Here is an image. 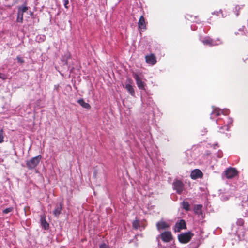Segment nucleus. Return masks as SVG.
<instances>
[{"instance_id": "ddd939ff", "label": "nucleus", "mask_w": 248, "mask_h": 248, "mask_svg": "<svg viewBox=\"0 0 248 248\" xmlns=\"http://www.w3.org/2000/svg\"><path fill=\"white\" fill-rule=\"evenodd\" d=\"M41 224L43 228L46 230H48L49 227V224L47 222L46 219V216L45 215H42L41 216Z\"/></svg>"}, {"instance_id": "a878e982", "label": "nucleus", "mask_w": 248, "mask_h": 248, "mask_svg": "<svg viewBox=\"0 0 248 248\" xmlns=\"http://www.w3.org/2000/svg\"><path fill=\"white\" fill-rule=\"evenodd\" d=\"M133 227L137 229L140 227V223L138 220H135L133 221Z\"/></svg>"}, {"instance_id": "c756f323", "label": "nucleus", "mask_w": 248, "mask_h": 248, "mask_svg": "<svg viewBox=\"0 0 248 248\" xmlns=\"http://www.w3.org/2000/svg\"><path fill=\"white\" fill-rule=\"evenodd\" d=\"M100 248H110L106 244H101L100 246Z\"/></svg>"}, {"instance_id": "6ab92c4d", "label": "nucleus", "mask_w": 248, "mask_h": 248, "mask_svg": "<svg viewBox=\"0 0 248 248\" xmlns=\"http://www.w3.org/2000/svg\"><path fill=\"white\" fill-rule=\"evenodd\" d=\"M17 22L22 23L23 21V15L20 12L18 11L17 17L16 19Z\"/></svg>"}, {"instance_id": "39448f33", "label": "nucleus", "mask_w": 248, "mask_h": 248, "mask_svg": "<svg viewBox=\"0 0 248 248\" xmlns=\"http://www.w3.org/2000/svg\"><path fill=\"white\" fill-rule=\"evenodd\" d=\"M186 229V224L185 220L181 219L179 222L176 223L175 225L174 231L175 232H180L183 229Z\"/></svg>"}, {"instance_id": "1a4fd4ad", "label": "nucleus", "mask_w": 248, "mask_h": 248, "mask_svg": "<svg viewBox=\"0 0 248 248\" xmlns=\"http://www.w3.org/2000/svg\"><path fill=\"white\" fill-rule=\"evenodd\" d=\"M146 62L151 65L155 64L156 62V59L155 55L153 54H151L149 55H146L145 56Z\"/></svg>"}, {"instance_id": "bb28decb", "label": "nucleus", "mask_w": 248, "mask_h": 248, "mask_svg": "<svg viewBox=\"0 0 248 248\" xmlns=\"http://www.w3.org/2000/svg\"><path fill=\"white\" fill-rule=\"evenodd\" d=\"M236 224L239 226H243L244 224V220L242 218H239L236 221Z\"/></svg>"}, {"instance_id": "f03ea898", "label": "nucleus", "mask_w": 248, "mask_h": 248, "mask_svg": "<svg viewBox=\"0 0 248 248\" xmlns=\"http://www.w3.org/2000/svg\"><path fill=\"white\" fill-rule=\"evenodd\" d=\"M41 158V155H38L28 161L26 163L27 168L30 170L35 168L39 163Z\"/></svg>"}, {"instance_id": "6e6552de", "label": "nucleus", "mask_w": 248, "mask_h": 248, "mask_svg": "<svg viewBox=\"0 0 248 248\" xmlns=\"http://www.w3.org/2000/svg\"><path fill=\"white\" fill-rule=\"evenodd\" d=\"M190 177L193 180L202 178L203 177V173L199 169H195L191 171Z\"/></svg>"}, {"instance_id": "a211bd4d", "label": "nucleus", "mask_w": 248, "mask_h": 248, "mask_svg": "<svg viewBox=\"0 0 248 248\" xmlns=\"http://www.w3.org/2000/svg\"><path fill=\"white\" fill-rule=\"evenodd\" d=\"M182 205L183 207V208L186 211H190V205L188 202L184 201L182 202Z\"/></svg>"}, {"instance_id": "f8f14e48", "label": "nucleus", "mask_w": 248, "mask_h": 248, "mask_svg": "<svg viewBox=\"0 0 248 248\" xmlns=\"http://www.w3.org/2000/svg\"><path fill=\"white\" fill-rule=\"evenodd\" d=\"M138 24L139 28L140 29V30H145L146 29V24L143 16L142 15L140 16Z\"/></svg>"}, {"instance_id": "f257e3e1", "label": "nucleus", "mask_w": 248, "mask_h": 248, "mask_svg": "<svg viewBox=\"0 0 248 248\" xmlns=\"http://www.w3.org/2000/svg\"><path fill=\"white\" fill-rule=\"evenodd\" d=\"M194 234L193 233L191 232H188L179 234L178 235V239L180 243L186 244L191 240Z\"/></svg>"}, {"instance_id": "9d476101", "label": "nucleus", "mask_w": 248, "mask_h": 248, "mask_svg": "<svg viewBox=\"0 0 248 248\" xmlns=\"http://www.w3.org/2000/svg\"><path fill=\"white\" fill-rule=\"evenodd\" d=\"M63 203L62 202L57 203L56 205L55 209L53 211V214L56 217H58L59 216L61 213V211L63 208Z\"/></svg>"}, {"instance_id": "cd10ccee", "label": "nucleus", "mask_w": 248, "mask_h": 248, "mask_svg": "<svg viewBox=\"0 0 248 248\" xmlns=\"http://www.w3.org/2000/svg\"><path fill=\"white\" fill-rule=\"evenodd\" d=\"M16 59L17 60V62L18 63H20L21 64H23L25 62V61L22 57L20 56H17Z\"/></svg>"}, {"instance_id": "4be33fe9", "label": "nucleus", "mask_w": 248, "mask_h": 248, "mask_svg": "<svg viewBox=\"0 0 248 248\" xmlns=\"http://www.w3.org/2000/svg\"><path fill=\"white\" fill-rule=\"evenodd\" d=\"M28 10V8L27 6L20 7L18 8V11L24 14V12H26Z\"/></svg>"}, {"instance_id": "0eeeda50", "label": "nucleus", "mask_w": 248, "mask_h": 248, "mask_svg": "<svg viewBox=\"0 0 248 248\" xmlns=\"http://www.w3.org/2000/svg\"><path fill=\"white\" fill-rule=\"evenodd\" d=\"M161 240L164 242H169L172 239V234L170 232L165 231L160 234Z\"/></svg>"}, {"instance_id": "9b49d317", "label": "nucleus", "mask_w": 248, "mask_h": 248, "mask_svg": "<svg viewBox=\"0 0 248 248\" xmlns=\"http://www.w3.org/2000/svg\"><path fill=\"white\" fill-rule=\"evenodd\" d=\"M156 228L158 231L165 230L170 227V225L165 221L161 220L157 222Z\"/></svg>"}, {"instance_id": "f3484780", "label": "nucleus", "mask_w": 248, "mask_h": 248, "mask_svg": "<svg viewBox=\"0 0 248 248\" xmlns=\"http://www.w3.org/2000/svg\"><path fill=\"white\" fill-rule=\"evenodd\" d=\"M125 88L126 90L129 92V93L132 96H134L135 95V91L133 89V87L130 84H127L125 85Z\"/></svg>"}, {"instance_id": "2f4dec72", "label": "nucleus", "mask_w": 248, "mask_h": 248, "mask_svg": "<svg viewBox=\"0 0 248 248\" xmlns=\"http://www.w3.org/2000/svg\"><path fill=\"white\" fill-rule=\"evenodd\" d=\"M238 15H239V13L237 12V13H236V16H238Z\"/></svg>"}, {"instance_id": "c85d7f7f", "label": "nucleus", "mask_w": 248, "mask_h": 248, "mask_svg": "<svg viewBox=\"0 0 248 248\" xmlns=\"http://www.w3.org/2000/svg\"><path fill=\"white\" fill-rule=\"evenodd\" d=\"M69 4V0H63V4L66 8H68L67 5Z\"/></svg>"}, {"instance_id": "7ed1b4c3", "label": "nucleus", "mask_w": 248, "mask_h": 248, "mask_svg": "<svg viewBox=\"0 0 248 248\" xmlns=\"http://www.w3.org/2000/svg\"><path fill=\"white\" fill-rule=\"evenodd\" d=\"M173 188L176 191L177 193L181 194L184 190V184L183 182L180 180L176 179L172 183Z\"/></svg>"}, {"instance_id": "5701e85b", "label": "nucleus", "mask_w": 248, "mask_h": 248, "mask_svg": "<svg viewBox=\"0 0 248 248\" xmlns=\"http://www.w3.org/2000/svg\"><path fill=\"white\" fill-rule=\"evenodd\" d=\"M4 131L3 129L0 130V143H2L4 142Z\"/></svg>"}, {"instance_id": "dca6fc26", "label": "nucleus", "mask_w": 248, "mask_h": 248, "mask_svg": "<svg viewBox=\"0 0 248 248\" xmlns=\"http://www.w3.org/2000/svg\"><path fill=\"white\" fill-rule=\"evenodd\" d=\"M78 102L84 108L90 109L91 106L89 103H86L83 99H80L78 100Z\"/></svg>"}, {"instance_id": "7c9ffc66", "label": "nucleus", "mask_w": 248, "mask_h": 248, "mask_svg": "<svg viewBox=\"0 0 248 248\" xmlns=\"http://www.w3.org/2000/svg\"><path fill=\"white\" fill-rule=\"evenodd\" d=\"M0 78L4 79L5 75L0 72Z\"/></svg>"}, {"instance_id": "2eb2a0df", "label": "nucleus", "mask_w": 248, "mask_h": 248, "mask_svg": "<svg viewBox=\"0 0 248 248\" xmlns=\"http://www.w3.org/2000/svg\"><path fill=\"white\" fill-rule=\"evenodd\" d=\"M202 205L201 204L195 205L194 207V211L195 213L199 215H202Z\"/></svg>"}, {"instance_id": "423d86ee", "label": "nucleus", "mask_w": 248, "mask_h": 248, "mask_svg": "<svg viewBox=\"0 0 248 248\" xmlns=\"http://www.w3.org/2000/svg\"><path fill=\"white\" fill-rule=\"evenodd\" d=\"M133 78H135L137 85L140 90H145V84L143 82L141 78L137 73H134L133 75Z\"/></svg>"}, {"instance_id": "393cba45", "label": "nucleus", "mask_w": 248, "mask_h": 248, "mask_svg": "<svg viewBox=\"0 0 248 248\" xmlns=\"http://www.w3.org/2000/svg\"><path fill=\"white\" fill-rule=\"evenodd\" d=\"M212 114H213L215 116H219L220 114V110L219 109H218V108H215L213 110V111L212 112Z\"/></svg>"}, {"instance_id": "412c9836", "label": "nucleus", "mask_w": 248, "mask_h": 248, "mask_svg": "<svg viewBox=\"0 0 248 248\" xmlns=\"http://www.w3.org/2000/svg\"><path fill=\"white\" fill-rule=\"evenodd\" d=\"M233 122V120L232 118H229V117L227 118L226 123L227 124V126H228L227 130H229V127H230L232 125Z\"/></svg>"}, {"instance_id": "473e14b6", "label": "nucleus", "mask_w": 248, "mask_h": 248, "mask_svg": "<svg viewBox=\"0 0 248 248\" xmlns=\"http://www.w3.org/2000/svg\"><path fill=\"white\" fill-rule=\"evenodd\" d=\"M237 7H235V9H236V10H237Z\"/></svg>"}, {"instance_id": "b1692460", "label": "nucleus", "mask_w": 248, "mask_h": 248, "mask_svg": "<svg viewBox=\"0 0 248 248\" xmlns=\"http://www.w3.org/2000/svg\"><path fill=\"white\" fill-rule=\"evenodd\" d=\"M14 210V208L13 207H10L7 208L3 210L2 212L4 214H7L12 211H13Z\"/></svg>"}, {"instance_id": "20e7f679", "label": "nucleus", "mask_w": 248, "mask_h": 248, "mask_svg": "<svg viewBox=\"0 0 248 248\" xmlns=\"http://www.w3.org/2000/svg\"><path fill=\"white\" fill-rule=\"evenodd\" d=\"M225 175L227 179L234 178L238 174L237 170L234 168L230 167L225 170Z\"/></svg>"}, {"instance_id": "4468645a", "label": "nucleus", "mask_w": 248, "mask_h": 248, "mask_svg": "<svg viewBox=\"0 0 248 248\" xmlns=\"http://www.w3.org/2000/svg\"><path fill=\"white\" fill-rule=\"evenodd\" d=\"M202 42L204 45H208L209 46H213L216 44L214 43V41L212 39L210 38H207L202 41Z\"/></svg>"}, {"instance_id": "aec40b11", "label": "nucleus", "mask_w": 248, "mask_h": 248, "mask_svg": "<svg viewBox=\"0 0 248 248\" xmlns=\"http://www.w3.org/2000/svg\"><path fill=\"white\" fill-rule=\"evenodd\" d=\"M99 170H100V168L99 167H98L97 166L94 167L93 168V176L95 179H96L97 178V173Z\"/></svg>"}]
</instances>
